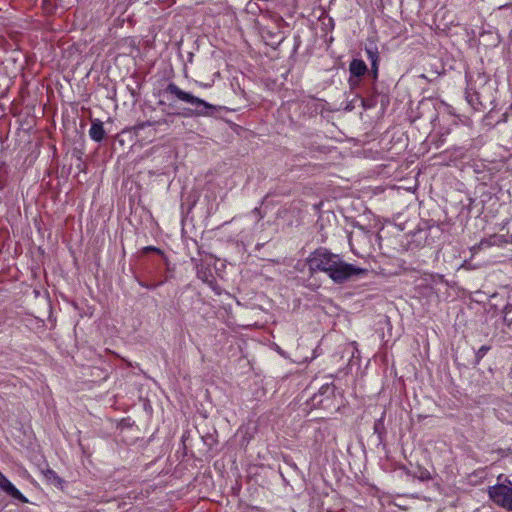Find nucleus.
<instances>
[{
  "instance_id": "f257e3e1",
  "label": "nucleus",
  "mask_w": 512,
  "mask_h": 512,
  "mask_svg": "<svg viewBox=\"0 0 512 512\" xmlns=\"http://www.w3.org/2000/svg\"><path fill=\"white\" fill-rule=\"evenodd\" d=\"M307 264L311 273L321 271L338 284L344 283L354 276L367 274V269L355 267L343 261L339 255L333 254L327 249L319 248L307 258Z\"/></svg>"
},
{
  "instance_id": "f03ea898",
  "label": "nucleus",
  "mask_w": 512,
  "mask_h": 512,
  "mask_svg": "<svg viewBox=\"0 0 512 512\" xmlns=\"http://www.w3.org/2000/svg\"><path fill=\"white\" fill-rule=\"evenodd\" d=\"M166 92L174 96L180 101H183L185 103H189L191 105H194L196 107H203V110H197V115H207L208 113L205 111L207 109H214V106L205 102L204 100L183 91L180 89L175 83H169L166 87Z\"/></svg>"
},
{
  "instance_id": "7ed1b4c3",
  "label": "nucleus",
  "mask_w": 512,
  "mask_h": 512,
  "mask_svg": "<svg viewBox=\"0 0 512 512\" xmlns=\"http://www.w3.org/2000/svg\"><path fill=\"white\" fill-rule=\"evenodd\" d=\"M489 496L497 505L512 511V488L506 485H496L489 490Z\"/></svg>"
},
{
  "instance_id": "20e7f679",
  "label": "nucleus",
  "mask_w": 512,
  "mask_h": 512,
  "mask_svg": "<svg viewBox=\"0 0 512 512\" xmlns=\"http://www.w3.org/2000/svg\"><path fill=\"white\" fill-rule=\"evenodd\" d=\"M0 490L11 498L21 503H27L28 499L0 472Z\"/></svg>"
},
{
  "instance_id": "39448f33",
  "label": "nucleus",
  "mask_w": 512,
  "mask_h": 512,
  "mask_svg": "<svg viewBox=\"0 0 512 512\" xmlns=\"http://www.w3.org/2000/svg\"><path fill=\"white\" fill-rule=\"evenodd\" d=\"M89 135L96 142H101L104 139L106 132L103 127V123L99 119L91 121Z\"/></svg>"
},
{
  "instance_id": "423d86ee",
  "label": "nucleus",
  "mask_w": 512,
  "mask_h": 512,
  "mask_svg": "<svg viewBox=\"0 0 512 512\" xmlns=\"http://www.w3.org/2000/svg\"><path fill=\"white\" fill-rule=\"evenodd\" d=\"M367 71H368L367 65L365 64V62L363 60L353 59L350 62V65H349L350 75H352L354 77H361V76H364Z\"/></svg>"
},
{
  "instance_id": "0eeeda50",
  "label": "nucleus",
  "mask_w": 512,
  "mask_h": 512,
  "mask_svg": "<svg viewBox=\"0 0 512 512\" xmlns=\"http://www.w3.org/2000/svg\"><path fill=\"white\" fill-rule=\"evenodd\" d=\"M366 53L368 55V58L372 62V69L374 72V76H377V62L379 60V54L376 48H366Z\"/></svg>"
},
{
  "instance_id": "6e6552de",
  "label": "nucleus",
  "mask_w": 512,
  "mask_h": 512,
  "mask_svg": "<svg viewBox=\"0 0 512 512\" xmlns=\"http://www.w3.org/2000/svg\"><path fill=\"white\" fill-rule=\"evenodd\" d=\"M333 394H334V386L332 384H325L320 388L319 393L315 394L313 396V400L317 401L318 404H321L322 400H318L319 396H321V395L332 396Z\"/></svg>"
},
{
  "instance_id": "1a4fd4ad",
  "label": "nucleus",
  "mask_w": 512,
  "mask_h": 512,
  "mask_svg": "<svg viewBox=\"0 0 512 512\" xmlns=\"http://www.w3.org/2000/svg\"><path fill=\"white\" fill-rule=\"evenodd\" d=\"M472 89H469L467 91V98H468V101L470 103H472L474 101V97H475V100L477 101L478 104L480 105H484L483 103V100L481 99V96H480V93L478 91H474L473 93L471 92Z\"/></svg>"
},
{
  "instance_id": "9d476101",
  "label": "nucleus",
  "mask_w": 512,
  "mask_h": 512,
  "mask_svg": "<svg viewBox=\"0 0 512 512\" xmlns=\"http://www.w3.org/2000/svg\"><path fill=\"white\" fill-rule=\"evenodd\" d=\"M503 312H504L503 321L507 326H510L512 324V307L506 306L504 308Z\"/></svg>"
},
{
  "instance_id": "9b49d317",
  "label": "nucleus",
  "mask_w": 512,
  "mask_h": 512,
  "mask_svg": "<svg viewBox=\"0 0 512 512\" xmlns=\"http://www.w3.org/2000/svg\"><path fill=\"white\" fill-rule=\"evenodd\" d=\"M499 5L498 9H512V0H495Z\"/></svg>"
},
{
  "instance_id": "f8f14e48",
  "label": "nucleus",
  "mask_w": 512,
  "mask_h": 512,
  "mask_svg": "<svg viewBox=\"0 0 512 512\" xmlns=\"http://www.w3.org/2000/svg\"><path fill=\"white\" fill-rule=\"evenodd\" d=\"M144 253H147V252H155V253H158V254H162L163 252L157 248V247H154V246H147L143 249Z\"/></svg>"
},
{
  "instance_id": "ddd939ff",
  "label": "nucleus",
  "mask_w": 512,
  "mask_h": 512,
  "mask_svg": "<svg viewBox=\"0 0 512 512\" xmlns=\"http://www.w3.org/2000/svg\"><path fill=\"white\" fill-rule=\"evenodd\" d=\"M359 82H360L359 77H354V76L350 75L349 84L352 88L356 87L359 84Z\"/></svg>"
},
{
  "instance_id": "4468645a",
  "label": "nucleus",
  "mask_w": 512,
  "mask_h": 512,
  "mask_svg": "<svg viewBox=\"0 0 512 512\" xmlns=\"http://www.w3.org/2000/svg\"><path fill=\"white\" fill-rule=\"evenodd\" d=\"M161 283H156V284H146V283H142L140 282V285L147 288V289H154L156 288L158 285H160Z\"/></svg>"
},
{
  "instance_id": "2eb2a0df",
  "label": "nucleus",
  "mask_w": 512,
  "mask_h": 512,
  "mask_svg": "<svg viewBox=\"0 0 512 512\" xmlns=\"http://www.w3.org/2000/svg\"><path fill=\"white\" fill-rule=\"evenodd\" d=\"M489 350V347L487 346H482L479 351H478V355L482 356L484 355L487 351Z\"/></svg>"
},
{
  "instance_id": "dca6fc26",
  "label": "nucleus",
  "mask_w": 512,
  "mask_h": 512,
  "mask_svg": "<svg viewBox=\"0 0 512 512\" xmlns=\"http://www.w3.org/2000/svg\"><path fill=\"white\" fill-rule=\"evenodd\" d=\"M147 125H151V123H150V122H143V123H140V124H138V125L135 127V129H137V130H138V129H143V128H145V126H147Z\"/></svg>"
},
{
  "instance_id": "f3484780",
  "label": "nucleus",
  "mask_w": 512,
  "mask_h": 512,
  "mask_svg": "<svg viewBox=\"0 0 512 512\" xmlns=\"http://www.w3.org/2000/svg\"><path fill=\"white\" fill-rule=\"evenodd\" d=\"M48 474H51L53 476L55 475L54 471H52V470H48Z\"/></svg>"
}]
</instances>
